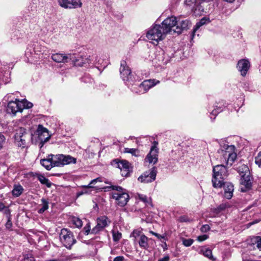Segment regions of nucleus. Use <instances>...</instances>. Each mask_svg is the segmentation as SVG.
Masks as SVG:
<instances>
[{
  "label": "nucleus",
  "mask_w": 261,
  "mask_h": 261,
  "mask_svg": "<svg viewBox=\"0 0 261 261\" xmlns=\"http://www.w3.org/2000/svg\"><path fill=\"white\" fill-rule=\"evenodd\" d=\"M176 18L172 16L165 19L160 25L166 36L168 34L173 35L176 33V32L174 31L176 27Z\"/></svg>",
  "instance_id": "nucleus-9"
},
{
  "label": "nucleus",
  "mask_w": 261,
  "mask_h": 261,
  "mask_svg": "<svg viewBox=\"0 0 261 261\" xmlns=\"http://www.w3.org/2000/svg\"><path fill=\"white\" fill-rule=\"evenodd\" d=\"M213 187L216 188L222 187L225 178L228 175L227 168L223 165H218L213 167Z\"/></svg>",
  "instance_id": "nucleus-1"
},
{
  "label": "nucleus",
  "mask_w": 261,
  "mask_h": 261,
  "mask_svg": "<svg viewBox=\"0 0 261 261\" xmlns=\"http://www.w3.org/2000/svg\"><path fill=\"white\" fill-rule=\"evenodd\" d=\"M154 236H156V237H158L159 239L164 238V237L161 236V235H160L159 234H158L157 233H154Z\"/></svg>",
  "instance_id": "nucleus-55"
},
{
  "label": "nucleus",
  "mask_w": 261,
  "mask_h": 261,
  "mask_svg": "<svg viewBox=\"0 0 261 261\" xmlns=\"http://www.w3.org/2000/svg\"><path fill=\"white\" fill-rule=\"evenodd\" d=\"M224 196L227 199H229L232 197L233 192V186L232 184L229 182H224Z\"/></svg>",
  "instance_id": "nucleus-22"
},
{
  "label": "nucleus",
  "mask_w": 261,
  "mask_h": 261,
  "mask_svg": "<svg viewBox=\"0 0 261 261\" xmlns=\"http://www.w3.org/2000/svg\"><path fill=\"white\" fill-rule=\"evenodd\" d=\"M252 177L251 176V174L250 175L242 176L241 177V191L242 192H245L248 190H249L252 186L251 182Z\"/></svg>",
  "instance_id": "nucleus-18"
},
{
  "label": "nucleus",
  "mask_w": 261,
  "mask_h": 261,
  "mask_svg": "<svg viewBox=\"0 0 261 261\" xmlns=\"http://www.w3.org/2000/svg\"><path fill=\"white\" fill-rule=\"evenodd\" d=\"M158 261H169V256L168 255L165 256L164 257L159 259Z\"/></svg>",
  "instance_id": "nucleus-52"
},
{
  "label": "nucleus",
  "mask_w": 261,
  "mask_h": 261,
  "mask_svg": "<svg viewBox=\"0 0 261 261\" xmlns=\"http://www.w3.org/2000/svg\"><path fill=\"white\" fill-rule=\"evenodd\" d=\"M40 164L47 170H50L54 166L51 161V157L48 155L47 159H43L40 160Z\"/></svg>",
  "instance_id": "nucleus-24"
},
{
  "label": "nucleus",
  "mask_w": 261,
  "mask_h": 261,
  "mask_svg": "<svg viewBox=\"0 0 261 261\" xmlns=\"http://www.w3.org/2000/svg\"><path fill=\"white\" fill-rule=\"evenodd\" d=\"M222 209V208H218L216 209L215 210L216 212V214L219 213Z\"/></svg>",
  "instance_id": "nucleus-56"
},
{
  "label": "nucleus",
  "mask_w": 261,
  "mask_h": 261,
  "mask_svg": "<svg viewBox=\"0 0 261 261\" xmlns=\"http://www.w3.org/2000/svg\"><path fill=\"white\" fill-rule=\"evenodd\" d=\"M257 247L261 250V237H257L256 238Z\"/></svg>",
  "instance_id": "nucleus-47"
},
{
  "label": "nucleus",
  "mask_w": 261,
  "mask_h": 261,
  "mask_svg": "<svg viewBox=\"0 0 261 261\" xmlns=\"http://www.w3.org/2000/svg\"><path fill=\"white\" fill-rule=\"evenodd\" d=\"M200 251L201 254H202L204 256L207 257L208 258L212 260H215V258H214L212 255V251L210 249L205 247H203L201 248Z\"/></svg>",
  "instance_id": "nucleus-26"
},
{
  "label": "nucleus",
  "mask_w": 261,
  "mask_h": 261,
  "mask_svg": "<svg viewBox=\"0 0 261 261\" xmlns=\"http://www.w3.org/2000/svg\"><path fill=\"white\" fill-rule=\"evenodd\" d=\"M60 239L63 245L68 249H70L71 247L76 242L72 232L65 228L61 229Z\"/></svg>",
  "instance_id": "nucleus-10"
},
{
  "label": "nucleus",
  "mask_w": 261,
  "mask_h": 261,
  "mask_svg": "<svg viewBox=\"0 0 261 261\" xmlns=\"http://www.w3.org/2000/svg\"><path fill=\"white\" fill-rule=\"evenodd\" d=\"M131 237L134 238V241L137 242L142 249L147 250L149 247V242L151 239L147 238L141 231L134 230L131 234Z\"/></svg>",
  "instance_id": "nucleus-11"
},
{
  "label": "nucleus",
  "mask_w": 261,
  "mask_h": 261,
  "mask_svg": "<svg viewBox=\"0 0 261 261\" xmlns=\"http://www.w3.org/2000/svg\"><path fill=\"white\" fill-rule=\"evenodd\" d=\"M259 221V220H256V221H254L251 222L247 224L248 227V226H251V225H253V224H255V223H258Z\"/></svg>",
  "instance_id": "nucleus-54"
},
{
  "label": "nucleus",
  "mask_w": 261,
  "mask_h": 261,
  "mask_svg": "<svg viewBox=\"0 0 261 261\" xmlns=\"http://www.w3.org/2000/svg\"><path fill=\"white\" fill-rule=\"evenodd\" d=\"M54 167H62L70 164H75L76 159L69 155L59 154L57 155L50 154Z\"/></svg>",
  "instance_id": "nucleus-6"
},
{
  "label": "nucleus",
  "mask_w": 261,
  "mask_h": 261,
  "mask_svg": "<svg viewBox=\"0 0 261 261\" xmlns=\"http://www.w3.org/2000/svg\"><path fill=\"white\" fill-rule=\"evenodd\" d=\"M255 162L259 167L261 168V151L255 157Z\"/></svg>",
  "instance_id": "nucleus-41"
},
{
  "label": "nucleus",
  "mask_w": 261,
  "mask_h": 261,
  "mask_svg": "<svg viewBox=\"0 0 261 261\" xmlns=\"http://www.w3.org/2000/svg\"><path fill=\"white\" fill-rule=\"evenodd\" d=\"M73 222L74 224L77 227H81L82 226L83 223L82 220L77 218H75L73 220Z\"/></svg>",
  "instance_id": "nucleus-40"
},
{
  "label": "nucleus",
  "mask_w": 261,
  "mask_h": 261,
  "mask_svg": "<svg viewBox=\"0 0 261 261\" xmlns=\"http://www.w3.org/2000/svg\"><path fill=\"white\" fill-rule=\"evenodd\" d=\"M178 221L180 222H189L192 221V219L188 216L184 215L180 216L178 219Z\"/></svg>",
  "instance_id": "nucleus-36"
},
{
  "label": "nucleus",
  "mask_w": 261,
  "mask_h": 261,
  "mask_svg": "<svg viewBox=\"0 0 261 261\" xmlns=\"http://www.w3.org/2000/svg\"><path fill=\"white\" fill-rule=\"evenodd\" d=\"M136 81L137 80L135 79L133 85H130L129 88L132 91L138 94H142L147 92L150 88L159 83V81L155 83L154 80H145L141 84L137 85L135 84Z\"/></svg>",
  "instance_id": "nucleus-7"
},
{
  "label": "nucleus",
  "mask_w": 261,
  "mask_h": 261,
  "mask_svg": "<svg viewBox=\"0 0 261 261\" xmlns=\"http://www.w3.org/2000/svg\"><path fill=\"white\" fill-rule=\"evenodd\" d=\"M158 143L153 142V145L150 148L149 152L146 155L145 159V162L149 164H155L158 161V148H157Z\"/></svg>",
  "instance_id": "nucleus-14"
},
{
  "label": "nucleus",
  "mask_w": 261,
  "mask_h": 261,
  "mask_svg": "<svg viewBox=\"0 0 261 261\" xmlns=\"http://www.w3.org/2000/svg\"><path fill=\"white\" fill-rule=\"evenodd\" d=\"M51 58L54 61L57 63H67L71 59L70 55L61 53L52 54Z\"/></svg>",
  "instance_id": "nucleus-20"
},
{
  "label": "nucleus",
  "mask_w": 261,
  "mask_h": 261,
  "mask_svg": "<svg viewBox=\"0 0 261 261\" xmlns=\"http://www.w3.org/2000/svg\"><path fill=\"white\" fill-rule=\"evenodd\" d=\"M138 197L139 199L143 201L144 203H145L147 205H150L152 206L150 201V199L148 198L146 196L143 195V194H138Z\"/></svg>",
  "instance_id": "nucleus-35"
},
{
  "label": "nucleus",
  "mask_w": 261,
  "mask_h": 261,
  "mask_svg": "<svg viewBox=\"0 0 261 261\" xmlns=\"http://www.w3.org/2000/svg\"><path fill=\"white\" fill-rule=\"evenodd\" d=\"M111 188L114 190V192H113L112 197L116 200V203L121 207L125 206L129 198L126 190L116 186H112Z\"/></svg>",
  "instance_id": "nucleus-2"
},
{
  "label": "nucleus",
  "mask_w": 261,
  "mask_h": 261,
  "mask_svg": "<svg viewBox=\"0 0 261 261\" xmlns=\"http://www.w3.org/2000/svg\"><path fill=\"white\" fill-rule=\"evenodd\" d=\"M35 135L37 136L38 139L40 141L39 145L40 146V148H41L44 144L47 142L50 138V135L49 134L48 129L43 127L41 124L38 125V128L35 133Z\"/></svg>",
  "instance_id": "nucleus-12"
},
{
  "label": "nucleus",
  "mask_w": 261,
  "mask_h": 261,
  "mask_svg": "<svg viewBox=\"0 0 261 261\" xmlns=\"http://www.w3.org/2000/svg\"><path fill=\"white\" fill-rule=\"evenodd\" d=\"M23 101V104L24 105V109H29L33 107V103L30 102H28L25 100H22Z\"/></svg>",
  "instance_id": "nucleus-43"
},
{
  "label": "nucleus",
  "mask_w": 261,
  "mask_h": 261,
  "mask_svg": "<svg viewBox=\"0 0 261 261\" xmlns=\"http://www.w3.org/2000/svg\"><path fill=\"white\" fill-rule=\"evenodd\" d=\"M23 191V188L20 185H15L12 193L14 197H17L22 193Z\"/></svg>",
  "instance_id": "nucleus-27"
},
{
  "label": "nucleus",
  "mask_w": 261,
  "mask_h": 261,
  "mask_svg": "<svg viewBox=\"0 0 261 261\" xmlns=\"http://www.w3.org/2000/svg\"><path fill=\"white\" fill-rule=\"evenodd\" d=\"M89 59L88 57H80L76 59L75 64L79 66H84L87 64H89Z\"/></svg>",
  "instance_id": "nucleus-28"
},
{
  "label": "nucleus",
  "mask_w": 261,
  "mask_h": 261,
  "mask_svg": "<svg viewBox=\"0 0 261 261\" xmlns=\"http://www.w3.org/2000/svg\"><path fill=\"white\" fill-rule=\"evenodd\" d=\"M3 211L4 214L6 216L7 219L11 218V211L8 207L6 206Z\"/></svg>",
  "instance_id": "nucleus-39"
},
{
  "label": "nucleus",
  "mask_w": 261,
  "mask_h": 261,
  "mask_svg": "<svg viewBox=\"0 0 261 261\" xmlns=\"http://www.w3.org/2000/svg\"><path fill=\"white\" fill-rule=\"evenodd\" d=\"M82 193H78L77 194V196H79L80 195H82Z\"/></svg>",
  "instance_id": "nucleus-59"
},
{
  "label": "nucleus",
  "mask_w": 261,
  "mask_h": 261,
  "mask_svg": "<svg viewBox=\"0 0 261 261\" xmlns=\"http://www.w3.org/2000/svg\"><path fill=\"white\" fill-rule=\"evenodd\" d=\"M58 2L60 6L65 9H76L82 6L81 0H58Z\"/></svg>",
  "instance_id": "nucleus-17"
},
{
  "label": "nucleus",
  "mask_w": 261,
  "mask_h": 261,
  "mask_svg": "<svg viewBox=\"0 0 261 261\" xmlns=\"http://www.w3.org/2000/svg\"><path fill=\"white\" fill-rule=\"evenodd\" d=\"M189 22L187 20H179L177 21L176 27L175 30V32L177 34H179L184 30H186L189 25Z\"/></svg>",
  "instance_id": "nucleus-23"
},
{
  "label": "nucleus",
  "mask_w": 261,
  "mask_h": 261,
  "mask_svg": "<svg viewBox=\"0 0 261 261\" xmlns=\"http://www.w3.org/2000/svg\"><path fill=\"white\" fill-rule=\"evenodd\" d=\"M111 221L106 216H101L97 219V225L91 230V233L96 234L108 226Z\"/></svg>",
  "instance_id": "nucleus-15"
},
{
  "label": "nucleus",
  "mask_w": 261,
  "mask_h": 261,
  "mask_svg": "<svg viewBox=\"0 0 261 261\" xmlns=\"http://www.w3.org/2000/svg\"><path fill=\"white\" fill-rule=\"evenodd\" d=\"M24 261H35V259L31 255L30 256L28 255L27 256L24 257Z\"/></svg>",
  "instance_id": "nucleus-48"
},
{
  "label": "nucleus",
  "mask_w": 261,
  "mask_h": 261,
  "mask_svg": "<svg viewBox=\"0 0 261 261\" xmlns=\"http://www.w3.org/2000/svg\"><path fill=\"white\" fill-rule=\"evenodd\" d=\"M97 181H101V180L100 178H95V179H94L92 180L91 181V182H90V184L88 185H87V186H85V187L88 188H92V186H91V185H94L96 182H97Z\"/></svg>",
  "instance_id": "nucleus-42"
},
{
  "label": "nucleus",
  "mask_w": 261,
  "mask_h": 261,
  "mask_svg": "<svg viewBox=\"0 0 261 261\" xmlns=\"http://www.w3.org/2000/svg\"><path fill=\"white\" fill-rule=\"evenodd\" d=\"M207 238H208L207 235L203 234V235L198 236L197 238V240L200 242H202V241H205Z\"/></svg>",
  "instance_id": "nucleus-46"
},
{
  "label": "nucleus",
  "mask_w": 261,
  "mask_h": 261,
  "mask_svg": "<svg viewBox=\"0 0 261 261\" xmlns=\"http://www.w3.org/2000/svg\"><path fill=\"white\" fill-rule=\"evenodd\" d=\"M210 20L208 18H207L206 17L202 18L199 22H198L195 27V28L193 30V35L192 36L193 37L194 34L195 32L196 31L197 29H198L201 26L205 24L206 22H209Z\"/></svg>",
  "instance_id": "nucleus-30"
},
{
  "label": "nucleus",
  "mask_w": 261,
  "mask_h": 261,
  "mask_svg": "<svg viewBox=\"0 0 261 261\" xmlns=\"http://www.w3.org/2000/svg\"><path fill=\"white\" fill-rule=\"evenodd\" d=\"M37 178L42 184L46 185L47 187L50 188L51 187V182L44 175L38 174Z\"/></svg>",
  "instance_id": "nucleus-29"
},
{
  "label": "nucleus",
  "mask_w": 261,
  "mask_h": 261,
  "mask_svg": "<svg viewBox=\"0 0 261 261\" xmlns=\"http://www.w3.org/2000/svg\"><path fill=\"white\" fill-rule=\"evenodd\" d=\"M150 233H152V234L154 235V233H156L155 232H154L153 231H150Z\"/></svg>",
  "instance_id": "nucleus-58"
},
{
  "label": "nucleus",
  "mask_w": 261,
  "mask_h": 261,
  "mask_svg": "<svg viewBox=\"0 0 261 261\" xmlns=\"http://www.w3.org/2000/svg\"><path fill=\"white\" fill-rule=\"evenodd\" d=\"M41 202L42 204L40 205L41 207L38 210V213L39 214L44 213V211L47 210L48 208V202L47 200L44 198H42L41 199Z\"/></svg>",
  "instance_id": "nucleus-32"
},
{
  "label": "nucleus",
  "mask_w": 261,
  "mask_h": 261,
  "mask_svg": "<svg viewBox=\"0 0 261 261\" xmlns=\"http://www.w3.org/2000/svg\"><path fill=\"white\" fill-rule=\"evenodd\" d=\"M4 141L5 137L2 134L0 133V149L2 148Z\"/></svg>",
  "instance_id": "nucleus-49"
},
{
  "label": "nucleus",
  "mask_w": 261,
  "mask_h": 261,
  "mask_svg": "<svg viewBox=\"0 0 261 261\" xmlns=\"http://www.w3.org/2000/svg\"><path fill=\"white\" fill-rule=\"evenodd\" d=\"M224 1L225 2H228V3H232L233 2L234 0H224Z\"/></svg>",
  "instance_id": "nucleus-57"
},
{
  "label": "nucleus",
  "mask_w": 261,
  "mask_h": 261,
  "mask_svg": "<svg viewBox=\"0 0 261 261\" xmlns=\"http://www.w3.org/2000/svg\"><path fill=\"white\" fill-rule=\"evenodd\" d=\"M249 67L250 63L248 60L242 59L238 61L237 68L242 76H244L246 75Z\"/></svg>",
  "instance_id": "nucleus-21"
},
{
  "label": "nucleus",
  "mask_w": 261,
  "mask_h": 261,
  "mask_svg": "<svg viewBox=\"0 0 261 261\" xmlns=\"http://www.w3.org/2000/svg\"><path fill=\"white\" fill-rule=\"evenodd\" d=\"M210 229V227L208 225H203L201 226L200 230L203 232H206L208 231Z\"/></svg>",
  "instance_id": "nucleus-44"
},
{
  "label": "nucleus",
  "mask_w": 261,
  "mask_h": 261,
  "mask_svg": "<svg viewBox=\"0 0 261 261\" xmlns=\"http://www.w3.org/2000/svg\"><path fill=\"white\" fill-rule=\"evenodd\" d=\"M113 240L115 242H118L121 238V233L117 232H114L113 233Z\"/></svg>",
  "instance_id": "nucleus-38"
},
{
  "label": "nucleus",
  "mask_w": 261,
  "mask_h": 261,
  "mask_svg": "<svg viewBox=\"0 0 261 261\" xmlns=\"http://www.w3.org/2000/svg\"><path fill=\"white\" fill-rule=\"evenodd\" d=\"M5 206H6L3 202H0V212H2Z\"/></svg>",
  "instance_id": "nucleus-53"
},
{
  "label": "nucleus",
  "mask_w": 261,
  "mask_h": 261,
  "mask_svg": "<svg viewBox=\"0 0 261 261\" xmlns=\"http://www.w3.org/2000/svg\"><path fill=\"white\" fill-rule=\"evenodd\" d=\"M238 171L241 177H242V176H244L245 175L248 176V175L250 174L248 167L244 164L241 165L238 167Z\"/></svg>",
  "instance_id": "nucleus-25"
},
{
  "label": "nucleus",
  "mask_w": 261,
  "mask_h": 261,
  "mask_svg": "<svg viewBox=\"0 0 261 261\" xmlns=\"http://www.w3.org/2000/svg\"><path fill=\"white\" fill-rule=\"evenodd\" d=\"M31 137V135L25 128L20 127L16 130L14 136V143L19 147L25 148Z\"/></svg>",
  "instance_id": "nucleus-3"
},
{
  "label": "nucleus",
  "mask_w": 261,
  "mask_h": 261,
  "mask_svg": "<svg viewBox=\"0 0 261 261\" xmlns=\"http://www.w3.org/2000/svg\"><path fill=\"white\" fill-rule=\"evenodd\" d=\"M124 153H128L132 154L135 156L140 155V151L138 149L125 148L124 149Z\"/></svg>",
  "instance_id": "nucleus-33"
},
{
  "label": "nucleus",
  "mask_w": 261,
  "mask_h": 261,
  "mask_svg": "<svg viewBox=\"0 0 261 261\" xmlns=\"http://www.w3.org/2000/svg\"><path fill=\"white\" fill-rule=\"evenodd\" d=\"M124 260V258L122 256H117L114 258L113 261H123Z\"/></svg>",
  "instance_id": "nucleus-50"
},
{
  "label": "nucleus",
  "mask_w": 261,
  "mask_h": 261,
  "mask_svg": "<svg viewBox=\"0 0 261 261\" xmlns=\"http://www.w3.org/2000/svg\"><path fill=\"white\" fill-rule=\"evenodd\" d=\"M223 109V105H222L221 103H218L217 105L215 106V109L211 113V115H213L214 116V119H215V117L218 115V114L222 111Z\"/></svg>",
  "instance_id": "nucleus-31"
},
{
  "label": "nucleus",
  "mask_w": 261,
  "mask_h": 261,
  "mask_svg": "<svg viewBox=\"0 0 261 261\" xmlns=\"http://www.w3.org/2000/svg\"><path fill=\"white\" fill-rule=\"evenodd\" d=\"M156 173V168L153 167L138 177V180L143 183L151 182L155 179Z\"/></svg>",
  "instance_id": "nucleus-13"
},
{
  "label": "nucleus",
  "mask_w": 261,
  "mask_h": 261,
  "mask_svg": "<svg viewBox=\"0 0 261 261\" xmlns=\"http://www.w3.org/2000/svg\"><path fill=\"white\" fill-rule=\"evenodd\" d=\"M119 71L121 77L128 87H130V85L133 86L135 77L132 74L131 70L125 61H121Z\"/></svg>",
  "instance_id": "nucleus-5"
},
{
  "label": "nucleus",
  "mask_w": 261,
  "mask_h": 261,
  "mask_svg": "<svg viewBox=\"0 0 261 261\" xmlns=\"http://www.w3.org/2000/svg\"><path fill=\"white\" fill-rule=\"evenodd\" d=\"M193 240L189 239H182V244L184 246L186 247H189L192 245L193 243Z\"/></svg>",
  "instance_id": "nucleus-37"
},
{
  "label": "nucleus",
  "mask_w": 261,
  "mask_h": 261,
  "mask_svg": "<svg viewBox=\"0 0 261 261\" xmlns=\"http://www.w3.org/2000/svg\"><path fill=\"white\" fill-rule=\"evenodd\" d=\"M24 107L23 101L16 99L15 101H11L8 103L7 111L10 113L15 114L17 112H21Z\"/></svg>",
  "instance_id": "nucleus-16"
},
{
  "label": "nucleus",
  "mask_w": 261,
  "mask_h": 261,
  "mask_svg": "<svg viewBox=\"0 0 261 261\" xmlns=\"http://www.w3.org/2000/svg\"><path fill=\"white\" fill-rule=\"evenodd\" d=\"M220 153L223 156L222 160L226 163L227 165L231 166L237 157V154L234 152V146L233 145L224 146Z\"/></svg>",
  "instance_id": "nucleus-8"
},
{
  "label": "nucleus",
  "mask_w": 261,
  "mask_h": 261,
  "mask_svg": "<svg viewBox=\"0 0 261 261\" xmlns=\"http://www.w3.org/2000/svg\"><path fill=\"white\" fill-rule=\"evenodd\" d=\"M166 35L160 24L152 26L147 31L146 37L152 41L153 43H158L159 41L163 40Z\"/></svg>",
  "instance_id": "nucleus-4"
},
{
  "label": "nucleus",
  "mask_w": 261,
  "mask_h": 261,
  "mask_svg": "<svg viewBox=\"0 0 261 261\" xmlns=\"http://www.w3.org/2000/svg\"><path fill=\"white\" fill-rule=\"evenodd\" d=\"M6 227L8 229H10L12 227V222L11 221V218H9V219L7 220V222L6 223Z\"/></svg>",
  "instance_id": "nucleus-45"
},
{
  "label": "nucleus",
  "mask_w": 261,
  "mask_h": 261,
  "mask_svg": "<svg viewBox=\"0 0 261 261\" xmlns=\"http://www.w3.org/2000/svg\"><path fill=\"white\" fill-rule=\"evenodd\" d=\"M45 51V47L41 46L40 45H39L38 44H35L34 47V51L36 54H43L44 51Z\"/></svg>",
  "instance_id": "nucleus-34"
},
{
  "label": "nucleus",
  "mask_w": 261,
  "mask_h": 261,
  "mask_svg": "<svg viewBox=\"0 0 261 261\" xmlns=\"http://www.w3.org/2000/svg\"><path fill=\"white\" fill-rule=\"evenodd\" d=\"M84 229H85V234H88L89 232H90V226L89 225H87V226H85L84 227Z\"/></svg>",
  "instance_id": "nucleus-51"
},
{
  "label": "nucleus",
  "mask_w": 261,
  "mask_h": 261,
  "mask_svg": "<svg viewBox=\"0 0 261 261\" xmlns=\"http://www.w3.org/2000/svg\"><path fill=\"white\" fill-rule=\"evenodd\" d=\"M118 167L121 171V174L123 176H127L131 171V168L128 162L125 160L120 161L117 162Z\"/></svg>",
  "instance_id": "nucleus-19"
}]
</instances>
